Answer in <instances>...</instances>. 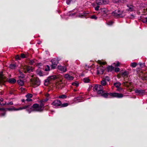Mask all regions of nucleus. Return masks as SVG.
<instances>
[{
  "mask_svg": "<svg viewBox=\"0 0 147 147\" xmlns=\"http://www.w3.org/2000/svg\"><path fill=\"white\" fill-rule=\"evenodd\" d=\"M32 107L35 111L42 112L44 110V104H41L39 105V104L36 103L33 104Z\"/></svg>",
  "mask_w": 147,
  "mask_h": 147,
  "instance_id": "nucleus-1",
  "label": "nucleus"
},
{
  "mask_svg": "<svg viewBox=\"0 0 147 147\" xmlns=\"http://www.w3.org/2000/svg\"><path fill=\"white\" fill-rule=\"evenodd\" d=\"M31 85L35 87L40 85V81L38 78H34L31 80Z\"/></svg>",
  "mask_w": 147,
  "mask_h": 147,
  "instance_id": "nucleus-2",
  "label": "nucleus"
},
{
  "mask_svg": "<svg viewBox=\"0 0 147 147\" xmlns=\"http://www.w3.org/2000/svg\"><path fill=\"white\" fill-rule=\"evenodd\" d=\"M113 15L117 17H123L125 16L124 13L122 11L118 10L117 11H115L112 13Z\"/></svg>",
  "mask_w": 147,
  "mask_h": 147,
  "instance_id": "nucleus-3",
  "label": "nucleus"
},
{
  "mask_svg": "<svg viewBox=\"0 0 147 147\" xmlns=\"http://www.w3.org/2000/svg\"><path fill=\"white\" fill-rule=\"evenodd\" d=\"M94 89L98 94L102 93L103 92V87L100 85L95 86Z\"/></svg>",
  "mask_w": 147,
  "mask_h": 147,
  "instance_id": "nucleus-4",
  "label": "nucleus"
},
{
  "mask_svg": "<svg viewBox=\"0 0 147 147\" xmlns=\"http://www.w3.org/2000/svg\"><path fill=\"white\" fill-rule=\"evenodd\" d=\"M51 105L54 106L55 108H56L61 106L62 105V103L61 101L58 100H57L53 101L51 103Z\"/></svg>",
  "mask_w": 147,
  "mask_h": 147,
  "instance_id": "nucleus-5",
  "label": "nucleus"
},
{
  "mask_svg": "<svg viewBox=\"0 0 147 147\" xmlns=\"http://www.w3.org/2000/svg\"><path fill=\"white\" fill-rule=\"evenodd\" d=\"M52 65H51V67L52 69L55 68L57 66V65L58 63V61L55 58L52 59L51 60Z\"/></svg>",
  "mask_w": 147,
  "mask_h": 147,
  "instance_id": "nucleus-6",
  "label": "nucleus"
},
{
  "mask_svg": "<svg viewBox=\"0 0 147 147\" xmlns=\"http://www.w3.org/2000/svg\"><path fill=\"white\" fill-rule=\"evenodd\" d=\"M109 96L112 97H117L118 98H121L123 96V94L121 93H109Z\"/></svg>",
  "mask_w": 147,
  "mask_h": 147,
  "instance_id": "nucleus-7",
  "label": "nucleus"
},
{
  "mask_svg": "<svg viewBox=\"0 0 147 147\" xmlns=\"http://www.w3.org/2000/svg\"><path fill=\"white\" fill-rule=\"evenodd\" d=\"M57 77L55 75H53L49 76L48 78L47 79L45 80V85H47L52 80H54Z\"/></svg>",
  "mask_w": 147,
  "mask_h": 147,
  "instance_id": "nucleus-8",
  "label": "nucleus"
},
{
  "mask_svg": "<svg viewBox=\"0 0 147 147\" xmlns=\"http://www.w3.org/2000/svg\"><path fill=\"white\" fill-rule=\"evenodd\" d=\"M96 2L98 5L107 4L109 2L108 0H96Z\"/></svg>",
  "mask_w": 147,
  "mask_h": 147,
  "instance_id": "nucleus-9",
  "label": "nucleus"
},
{
  "mask_svg": "<svg viewBox=\"0 0 147 147\" xmlns=\"http://www.w3.org/2000/svg\"><path fill=\"white\" fill-rule=\"evenodd\" d=\"M105 68L102 66H99L97 67V74H102L104 73Z\"/></svg>",
  "mask_w": 147,
  "mask_h": 147,
  "instance_id": "nucleus-10",
  "label": "nucleus"
},
{
  "mask_svg": "<svg viewBox=\"0 0 147 147\" xmlns=\"http://www.w3.org/2000/svg\"><path fill=\"white\" fill-rule=\"evenodd\" d=\"M135 92L136 93L138 94L139 95H143L145 94V90L142 89L139 90L138 89H136L135 90Z\"/></svg>",
  "mask_w": 147,
  "mask_h": 147,
  "instance_id": "nucleus-11",
  "label": "nucleus"
},
{
  "mask_svg": "<svg viewBox=\"0 0 147 147\" xmlns=\"http://www.w3.org/2000/svg\"><path fill=\"white\" fill-rule=\"evenodd\" d=\"M101 11L102 16L106 17L107 16L108 11L107 9L105 8H102L101 9Z\"/></svg>",
  "mask_w": 147,
  "mask_h": 147,
  "instance_id": "nucleus-12",
  "label": "nucleus"
},
{
  "mask_svg": "<svg viewBox=\"0 0 147 147\" xmlns=\"http://www.w3.org/2000/svg\"><path fill=\"white\" fill-rule=\"evenodd\" d=\"M5 81V77L3 75L2 72H0V84L3 83Z\"/></svg>",
  "mask_w": 147,
  "mask_h": 147,
  "instance_id": "nucleus-13",
  "label": "nucleus"
},
{
  "mask_svg": "<svg viewBox=\"0 0 147 147\" xmlns=\"http://www.w3.org/2000/svg\"><path fill=\"white\" fill-rule=\"evenodd\" d=\"M26 107H27V108H26L25 109H26V111L28 112L29 113H30L32 112L35 111L32 108V106H30V105H26Z\"/></svg>",
  "mask_w": 147,
  "mask_h": 147,
  "instance_id": "nucleus-14",
  "label": "nucleus"
},
{
  "mask_svg": "<svg viewBox=\"0 0 147 147\" xmlns=\"http://www.w3.org/2000/svg\"><path fill=\"white\" fill-rule=\"evenodd\" d=\"M58 69L63 72H65L66 71V67L65 66H62L61 65L58 66Z\"/></svg>",
  "mask_w": 147,
  "mask_h": 147,
  "instance_id": "nucleus-15",
  "label": "nucleus"
},
{
  "mask_svg": "<svg viewBox=\"0 0 147 147\" xmlns=\"http://www.w3.org/2000/svg\"><path fill=\"white\" fill-rule=\"evenodd\" d=\"M64 77L65 78L69 80H72L74 79V77L68 74H65Z\"/></svg>",
  "mask_w": 147,
  "mask_h": 147,
  "instance_id": "nucleus-16",
  "label": "nucleus"
},
{
  "mask_svg": "<svg viewBox=\"0 0 147 147\" xmlns=\"http://www.w3.org/2000/svg\"><path fill=\"white\" fill-rule=\"evenodd\" d=\"M26 70L24 71L25 73L26 72L30 73L32 71V67L29 66H27L25 67Z\"/></svg>",
  "mask_w": 147,
  "mask_h": 147,
  "instance_id": "nucleus-17",
  "label": "nucleus"
},
{
  "mask_svg": "<svg viewBox=\"0 0 147 147\" xmlns=\"http://www.w3.org/2000/svg\"><path fill=\"white\" fill-rule=\"evenodd\" d=\"M114 69V67L112 66H110L108 67H107V70L108 72H110L113 70Z\"/></svg>",
  "mask_w": 147,
  "mask_h": 147,
  "instance_id": "nucleus-18",
  "label": "nucleus"
},
{
  "mask_svg": "<svg viewBox=\"0 0 147 147\" xmlns=\"http://www.w3.org/2000/svg\"><path fill=\"white\" fill-rule=\"evenodd\" d=\"M49 99L48 98H47L44 99L40 101V104H44V103L46 102Z\"/></svg>",
  "mask_w": 147,
  "mask_h": 147,
  "instance_id": "nucleus-19",
  "label": "nucleus"
},
{
  "mask_svg": "<svg viewBox=\"0 0 147 147\" xmlns=\"http://www.w3.org/2000/svg\"><path fill=\"white\" fill-rule=\"evenodd\" d=\"M27 107H26V106H25L23 107H21L18 108V109H14V110L15 111H19L20 110H22V109H25L26 108H27Z\"/></svg>",
  "mask_w": 147,
  "mask_h": 147,
  "instance_id": "nucleus-20",
  "label": "nucleus"
},
{
  "mask_svg": "<svg viewBox=\"0 0 147 147\" xmlns=\"http://www.w3.org/2000/svg\"><path fill=\"white\" fill-rule=\"evenodd\" d=\"M17 67V66L15 64H12L9 65V67L12 69H14Z\"/></svg>",
  "mask_w": 147,
  "mask_h": 147,
  "instance_id": "nucleus-21",
  "label": "nucleus"
},
{
  "mask_svg": "<svg viewBox=\"0 0 147 147\" xmlns=\"http://www.w3.org/2000/svg\"><path fill=\"white\" fill-rule=\"evenodd\" d=\"M114 85L116 88H119V87H120L121 84L119 82H117L114 83Z\"/></svg>",
  "mask_w": 147,
  "mask_h": 147,
  "instance_id": "nucleus-22",
  "label": "nucleus"
},
{
  "mask_svg": "<svg viewBox=\"0 0 147 147\" xmlns=\"http://www.w3.org/2000/svg\"><path fill=\"white\" fill-rule=\"evenodd\" d=\"M113 1L114 3H117L119 2L123 3L124 1L123 0H113Z\"/></svg>",
  "mask_w": 147,
  "mask_h": 147,
  "instance_id": "nucleus-23",
  "label": "nucleus"
},
{
  "mask_svg": "<svg viewBox=\"0 0 147 147\" xmlns=\"http://www.w3.org/2000/svg\"><path fill=\"white\" fill-rule=\"evenodd\" d=\"M101 96H103L105 98H107L108 97V96H109V93H104L101 95Z\"/></svg>",
  "mask_w": 147,
  "mask_h": 147,
  "instance_id": "nucleus-24",
  "label": "nucleus"
},
{
  "mask_svg": "<svg viewBox=\"0 0 147 147\" xmlns=\"http://www.w3.org/2000/svg\"><path fill=\"white\" fill-rule=\"evenodd\" d=\"M17 82L18 84L21 86H23L24 85V81L22 80H18Z\"/></svg>",
  "mask_w": 147,
  "mask_h": 147,
  "instance_id": "nucleus-25",
  "label": "nucleus"
},
{
  "mask_svg": "<svg viewBox=\"0 0 147 147\" xmlns=\"http://www.w3.org/2000/svg\"><path fill=\"white\" fill-rule=\"evenodd\" d=\"M9 82L11 83H14L16 82V80L13 78H11L9 80Z\"/></svg>",
  "mask_w": 147,
  "mask_h": 147,
  "instance_id": "nucleus-26",
  "label": "nucleus"
},
{
  "mask_svg": "<svg viewBox=\"0 0 147 147\" xmlns=\"http://www.w3.org/2000/svg\"><path fill=\"white\" fill-rule=\"evenodd\" d=\"M137 63L136 62H132L131 63L130 66L132 67H135L137 65Z\"/></svg>",
  "mask_w": 147,
  "mask_h": 147,
  "instance_id": "nucleus-27",
  "label": "nucleus"
},
{
  "mask_svg": "<svg viewBox=\"0 0 147 147\" xmlns=\"http://www.w3.org/2000/svg\"><path fill=\"white\" fill-rule=\"evenodd\" d=\"M128 74V72L127 71H124L122 73V76H127Z\"/></svg>",
  "mask_w": 147,
  "mask_h": 147,
  "instance_id": "nucleus-28",
  "label": "nucleus"
},
{
  "mask_svg": "<svg viewBox=\"0 0 147 147\" xmlns=\"http://www.w3.org/2000/svg\"><path fill=\"white\" fill-rule=\"evenodd\" d=\"M100 84L102 86H105L107 84V82L105 80H103L100 82Z\"/></svg>",
  "mask_w": 147,
  "mask_h": 147,
  "instance_id": "nucleus-29",
  "label": "nucleus"
},
{
  "mask_svg": "<svg viewBox=\"0 0 147 147\" xmlns=\"http://www.w3.org/2000/svg\"><path fill=\"white\" fill-rule=\"evenodd\" d=\"M97 62L98 63L101 65H105L106 63V62H102L100 60H98Z\"/></svg>",
  "mask_w": 147,
  "mask_h": 147,
  "instance_id": "nucleus-30",
  "label": "nucleus"
},
{
  "mask_svg": "<svg viewBox=\"0 0 147 147\" xmlns=\"http://www.w3.org/2000/svg\"><path fill=\"white\" fill-rule=\"evenodd\" d=\"M123 84L124 86L127 87H128L129 86L130 84V82H123Z\"/></svg>",
  "mask_w": 147,
  "mask_h": 147,
  "instance_id": "nucleus-31",
  "label": "nucleus"
},
{
  "mask_svg": "<svg viewBox=\"0 0 147 147\" xmlns=\"http://www.w3.org/2000/svg\"><path fill=\"white\" fill-rule=\"evenodd\" d=\"M120 65V63L119 61H117L116 63H114L113 64V65L115 67L119 66Z\"/></svg>",
  "mask_w": 147,
  "mask_h": 147,
  "instance_id": "nucleus-32",
  "label": "nucleus"
},
{
  "mask_svg": "<svg viewBox=\"0 0 147 147\" xmlns=\"http://www.w3.org/2000/svg\"><path fill=\"white\" fill-rule=\"evenodd\" d=\"M67 97V96H66V95L63 94L61 95L58 97V98H62V99H64L65 98Z\"/></svg>",
  "mask_w": 147,
  "mask_h": 147,
  "instance_id": "nucleus-33",
  "label": "nucleus"
},
{
  "mask_svg": "<svg viewBox=\"0 0 147 147\" xmlns=\"http://www.w3.org/2000/svg\"><path fill=\"white\" fill-rule=\"evenodd\" d=\"M33 95L32 94H28L26 95V98H31L32 97Z\"/></svg>",
  "mask_w": 147,
  "mask_h": 147,
  "instance_id": "nucleus-34",
  "label": "nucleus"
},
{
  "mask_svg": "<svg viewBox=\"0 0 147 147\" xmlns=\"http://www.w3.org/2000/svg\"><path fill=\"white\" fill-rule=\"evenodd\" d=\"M127 7H129L128 10L130 11H134V9L133 8V7L132 5H130V7H129L128 5H127Z\"/></svg>",
  "mask_w": 147,
  "mask_h": 147,
  "instance_id": "nucleus-35",
  "label": "nucleus"
},
{
  "mask_svg": "<svg viewBox=\"0 0 147 147\" xmlns=\"http://www.w3.org/2000/svg\"><path fill=\"white\" fill-rule=\"evenodd\" d=\"M83 81L86 83H88L89 81V79L87 78H85L83 79Z\"/></svg>",
  "mask_w": 147,
  "mask_h": 147,
  "instance_id": "nucleus-36",
  "label": "nucleus"
},
{
  "mask_svg": "<svg viewBox=\"0 0 147 147\" xmlns=\"http://www.w3.org/2000/svg\"><path fill=\"white\" fill-rule=\"evenodd\" d=\"M81 97H78L74 98V100L75 101H78V102H80V101L81 100Z\"/></svg>",
  "mask_w": 147,
  "mask_h": 147,
  "instance_id": "nucleus-37",
  "label": "nucleus"
},
{
  "mask_svg": "<svg viewBox=\"0 0 147 147\" xmlns=\"http://www.w3.org/2000/svg\"><path fill=\"white\" fill-rule=\"evenodd\" d=\"M68 106V104L66 103H63V104H62L61 105V106H60L59 107H67Z\"/></svg>",
  "mask_w": 147,
  "mask_h": 147,
  "instance_id": "nucleus-38",
  "label": "nucleus"
},
{
  "mask_svg": "<svg viewBox=\"0 0 147 147\" xmlns=\"http://www.w3.org/2000/svg\"><path fill=\"white\" fill-rule=\"evenodd\" d=\"M21 57L22 58H24L27 57L26 55H25L24 53H21Z\"/></svg>",
  "mask_w": 147,
  "mask_h": 147,
  "instance_id": "nucleus-39",
  "label": "nucleus"
},
{
  "mask_svg": "<svg viewBox=\"0 0 147 147\" xmlns=\"http://www.w3.org/2000/svg\"><path fill=\"white\" fill-rule=\"evenodd\" d=\"M72 85L75 86L76 87L78 86L79 84L76 82L72 83Z\"/></svg>",
  "mask_w": 147,
  "mask_h": 147,
  "instance_id": "nucleus-40",
  "label": "nucleus"
},
{
  "mask_svg": "<svg viewBox=\"0 0 147 147\" xmlns=\"http://www.w3.org/2000/svg\"><path fill=\"white\" fill-rule=\"evenodd\" d=\"M37 74L39 75L40 76H42V73L41 71H39L37 72Z\"/></svg>",
  "mask_w": 147,
  "mask_h": 147,
  "instance_id": "nucleus-41",
  "label": "nucleus"
},
{
  "mask_svg": "<svg viewBox=\"0 0 147 147\" xmlns=\"http://www.w3.org/2000/svg\"><path fill=\"white\" fill-rule=\"evenodd\" d=\"M120 69L118 67L116 68L115 69V72H118L119 71Z\"/></svg>",
  "mask_w": 147,
  "mask_h": 147,
  "instance_id": "nucleus-42",
  "label": "nucleus"
},
{
  "mask_svg": "<svg viewBox=\"0 0 147 147\" xmlns=\"http://www.w3.org/2000/svg\"><path fill=\"white\" fill-rule=\"evenodd\" d=\"M91 18L92 19H94L96 20L97 18V17L95 15H93L92 16Z\"/></svg>",
  "mask_w": 147,
  "mask_h": 147,
  "instance_id": "nucleus-43",
  "label": "nucleus"
},
{
  "mask_svg": "<svg viewBox=\"0 0 147 147\" xmlns=\"http://www.w3.org/2000/svg\"><path fill=\"white\" fill-rule=\"evenodd\" d=\"M142 21L144 23L147 22V18H146L142 20Z\"/></svg>",
  "mask_w": 147,
  "mask_h": 147,
  "instance_id": "nucleus-44",
  "label": "nucleus"
},
{
  "mask_svg": "<svg viewBox=\"0 0 147 147\" xmlns=\"http://www.w3.org/2000/svg\"><path fill=\"white\" fill-rule=\"evenodd\" d=\"M47 68H46L45 69V71H49L50 70L49 66L48 65H47Z\"/></svg>",
  "mask_w": 147,
  "mask_h": 147,
  "instance_id": "nucleus-45",
  "label": "nucleus"
},
{
  "mask_svg": "<svg viewBox=\"0 0 147 147\" xmlns=\"http://www.w3.org/2000/svg\"><path fill=\"white\" fill-rule=\"evenodd\" d=\"M30 98H27L26 99V100L28 102H30L32 101V99Z\"/></svg>",
  "mask_w": 147,
  "mask_h": 147,
  "instance_id": "nucleus-46",
  "label": "nucleus"
},
{
  "mask_svg": "<svg viewBox=\"0 0 147 147\" xmlns=\"http://www.w3.org/2000/svg\"><path fill=\"white\" fill-rule=\"evenodd\" d=\"M6 109L4 108H0V111H3V112H5Z\"/></svg>",
  "mask_w": 147,
  "mask_h": 147,
  "instance_id": "nucleus-47",
  "label": "nucleus"
},
{
  "mask_svg": "<svg viewBox=\"0 0 147 147\" xmlns=\"http://www.w3.org/2000/svg\"><path fill=\"white\" fill-rule=\"evenodd\" d=\"M5 104H6L7 105H13V102H9V103H5Z\"/></svg>",
  "mask_w": 147,
  "mask_h": 147,
  "instance_id": "nucleus-48",
  "label": "nucleus"
},
{
  "mask_svg": "<svg viewBox=\"0 0 147 147\" xmlns=\"http://www.w3.org/2000/svg\"><path fill=\"white\" fill-rule=\"evenodd\" d=\"M108 23L109 25H111L113 23V22L112 21H109Z\"/></svg>",
  "mask_w": 147,
  "mask_h": 147,
  "instance_id": "nucleus-49",
  "label": "nucleus"
},
{
  "mask_svg": "<svg viewBox=\"0 0 147 147\" xmlns=\"http://www.w3.org/2000/svg\"><path fill=\"white\" fill-rule=\"evenodd\" d=\"M66 2V3L68 5H69L71 3L70 1L69 0H67Z\"/></svg>",
  "mask_w": 147,
  "mask_h": 147,
  "instance_id": "nucleus-50",
  "label": "nucleus"
},
{
  "mask_svg": "<svg viewBox=\"0 0 147 147\" xmlns=\"http://www.w3.org/2000/svg\"><path fill=\"white\" fill-rule=\"evenodd\" d=\"M30 64L31 65L33 64L34 63V61H33V60L30 61Z\"/></svg>",
  "mask_w": 147,
  "mask_h": 147,
  "instance_id": "nucleus-51",
  "label": "nucleus"
},
{
  "mask_svg": "<svg viewBox=\"0 0 147 147\" xmlns=\"http://www.w3.org/2000/svg\"><path fill=\"white\" fill-rule=\"evenodd\" d=\"M70 1L71 3H73L76 1V0H69Z\"/></svg>",
  "mask_w": 147,
  "mask_h": 147,
  "instance_id": "nucleus-52",
  "label": "nucleus"
},
{
  "mask_svg": "<svg viewBox=\"0 0 147 147\" xmlns=\"http://www.w3.org/2000/svg\"><path fill=\"white\" fill-rule=\"evenodd\" d=\"M117 88V90L118 91H120L122 90V89L120 87H119V88Z\"/></svg>",
  "mask_w": 147,
  "mask_h": 147,
  "instance_id": "nucleus-53",
  "label": "nucleus"
},
{
  "mask_svg": "<svg viewBox=\"0 0 147 147\" xmlns=\"http://www.w3.org/2000/svg\"><path fill=\"white\" fill-rule=\"evenodd\" d=\"M16 59H18V60L20 59V57H19V55H17L16 56Z\"/></svg>",
  "mask_w": 147,
  "mask_h": 147,
  "instance_id": "nucleus-54",
  "label": "nucleus"
},
{
  "mask_svg": "<svg viewBox=\"0 0 147 147\" xmlns=\"http://www.w3.org/2000/svg\"><path fill=\"white\" fill-rule=\"evenodd\" d=\"M99 7V6H97L95 8V9L96 11L98 10Z\"/></svg>",
  "mask_w": 147,
  "mask_h": 147,
  "instance_id": "nucleus-55",
  "label": "nucleus"
},
{
  "mask_svg": "<svg viewBox=\"0 0 147 147\" xmlns=\"http://www.w3.org/2000/svg\"><path fill=\"white\" fill-rule=\"evenodd\" d=\"M19 72H20V74H21V75L22 76V77H24V76L23 75V74L22 73V72H21L19 70Z\"/></svg>",
  "mask_w": 147,
  "mask_h": 147,
  "instance_id": "nucleus-56",
  "label": "nucleus"
},
{
  "mask_svg": "<svg viewBox=\"0 0 147 147\" xmlns=\"http://www.w3.org/2000/svg\"><path fill=\"white\" fill-rule=\"evenodd\" d=\"M7 109V110H8L9 111H12V109L11 108H8L7 109Z\"/></svg>",
  "mask_w": 147,
  "mask_h": 147,
  "instance_id": "nucleus-57",
  "label": "nucleus"
},
{
  "mask_svg": "<svg viewBox=\"0 0 147 147\" xmlns=\"http://www.w3.org/2000/svg\"><path fill=\"white\" fill-rule=\"evenodd\" d=\"M5 114V112H4V113H2L1 114V115L2 116H4Z\"/></svg>",
  "mask_w": 147,
  "mask_h": 147,
  "instance_id": "nucleus-58",
  "label": "nucleus"
},
{
  "mask_svg": "<svg viewBox=\"0 0 147 147\" xmlns=\"http://www.w3.org/2000/svg\"><path fill=\"white\" fill-rule=\"evenodd\" d=\"M109 78L108 77H106V79L108 81H109Z\"/></svg>",
  "mask_w": 147,
  "mask_h": 147,
  "instance_id": "nucleus-59",
  "label": "nucleus"
},
{
  "mask_svg": "<svg viewBox=\"0 0 147 147\" xmlns=\"http://www.w3.org/2000/svg\"><path fill=\"white\" fill-rule=\"evenodd\" d=\"M46 96L47 97H48L49 96V94H46Z\"/></svg>",
  "mask_w": 147,
  "mask_h": 147,
  "instance_id": "nucleus-60",
  "label": "nucleus"
},
{
  "mask_svg": "<svg viewBox=\"0 0 147 147\" xmlns=\"http://www.w3.org/2000/svg\"><path fill=\"white\" fill-rule=\"evenodd\" d=\"M0 101L1 102L3 101V99L2 98L0 99Z\"/></svg>",
  "mask_w": 147,
  "mask_h": 147,
  "instance_id": "nucleus-61",
  "label": "nucleus"
},
{
  "mask_svg": "<svg viewBox=\"0 0 147 147\" xmlns=\"http://www.w3.org/2000/svg\"><path fill=\"white\" fill-rule=\"evenodd\" d=\"M25 100L24 99H22V100H21V101H22V102H24Z\"/></svg>",
  "mask_w": 147,
  "mask_h": 147,
  "instance_id": "nucleus-62",
  "label": "nucleus"
},
{
  "mask_svg": "<svg viewBox=\"0 0 147 147\" xmlns=\"http://www.w3.org/2000/svg\"><path fill=\"white\" fill-rule=\"evenodd\" d=\"M142 63H140V66H141L142 65Z\"/></svg>",
  "mask_w": 147,
  "mask_h": 147,
  "instance_id": "nucleus-63",
  "label": "nucleus"
},
{
  "mask_svg": "<svg viewBox=\"0 0 147 147\" xmlns=\"http://www.w3.org/2000/svg\"><path fill=\"white\" fill-rule=\"evenodd\" d=\"M74 91H76V90H74Z\"/></svg>",
  "mask_w": 147,
  "mask_h": 147,
  "instance_id": "nucleus-64",
  "label": "nucleus"
}]
</instances>
